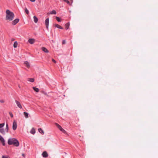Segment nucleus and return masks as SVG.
Wrapping results in <instances>:
<instances>
[{"label": "nucleus", "instance_id": "nucleus-1", "mask_svg": "<svg viewBox=\"0 0 158 158\" xmlns=\"http://www.w3.org/2000/svg\"><path fill=\"white\" fill-rule=\"evenodd\" d=\"M8 144L9 145H13L16 147H18L19 145V141L16 139L10 138L8 139Z\"/></svg>", "mask_w": 158, "mask_h": 158}, {"label": "nucleus", "instance_id": "nucleus-2", "mask_svg": "<svg viewBox=\"0 0 158 158\" xmlns=\"http://www.w3.org/2000/svg\"><path fill=\"white\" fill-rule=\"evenodd\" d=\"M6 19L9 21H12L14 17V15L13 12L9 10H7L6 11Z\"/></svg>", "mask_w": 158, "mask_h": 158}, {"label": "nucleus", "instance_id": "nucleus-3", "mask_svg": "<svg viewBox=\"0 0 158 158\" xmlns=\"http://www.w3.org/2000/svg\"><path fill=\"white\" fill-rule=\"evenodd\" d=\"M56 126L60 131H62L64 133H66V131L60 125L57 123H56Z\"/></svg>", "mask_w": 158, "mask_h": 158}, {"label": "nucleus", "instance_id": "nucleus-4", "mask_svg": "<svg viewBox=\"0 0 158 158\" xmlns=\"http://www.w3.org/2000/svg\"><path fill=\"white\" fill-rule=\"evenodd\" d=\"M17 128V122L15 120L14 121L13 123L12 128L13 130H16Z\"/></svg>", "mask_w": 158, "mask_h": 158}, {"label": "nucleus", "instance_id": "nucleus-5", "mask_svg": "<svg viewBox=\"0 0 158 158\" xmlns=\"http://www.w3.org/2000/svg\"><path fill=\"white\" fill-rule=\"evenodd\" d=\"M49 18H47L46 19L45 22V23L46 25V27L47 30H48V25H49Z\"/></svg>", "mask_w": 158, "mask_h": 158}, {"label": "nucleus", "instance_id": "nucleus-6", "mask_svg": "<svg viewBox=\"0 0 158 158\" xmlns=\"http://www.w3.org/2000/svg\"><path fill=\"white\" fill-rule=\"evenodd\" d=\"M19 21V19H15L14 21L12 22V24L13 25H16Z\"/></svg>", "mask_w": 158, "mask_h": 158}, {"label": "nucleus", "instance_id": "nucleus-7", "mask_svg": "<svg viewBox=\"0 0 158 158\" xmlns=\"http://www.w3.org/2000/svg\"><path fill=\"white\" fill-rule=\"evenodd\" d=\"M0 140L2 143V145L4 146L5 145V141L4 138L2 136L0 135Z\"/></svg>", "mask_w": 158, "mask_h": 158}, {"label": "nucleus", "instance_id": "nucleus-8", "mask_svg": "<svg viewBox=\"0 0 158 158\" xmlns=\"http://www.w3.org/2000/svg\"><path fill=\"white\" fill-rule=\"evenodd\" d=\"M42 155L43 156V157L44 158H46L48 157V154L46 151L42 153Z\"/></svg>", "mask_w": 158, "mask_h": 158}, {"label": "nucleus", "instance_id": "nucleus-9", "mask_svg": "<svg viewBox=\"0 0 158 158\" xmlns=\"http://www.w3.org/2000/svg\"><path fill=\"white\" fill-rule=\"evenodd\" d=\"M35 42V40L34 39H29L28 42L31 44H33Z\"/></svg>", "mask_w": 158, "mask_h": 158}, {"label": "nucleus", "instance_id": "nucleus-10", "mask_svg": "<svg viewBox=\"0 0 158 158\" xmlns=\"http://www.w3.org/2000/svg\"><path fill=\"white\" fill-rule=\"evenodd\" d=\"M16 103L18 106L21 109L22 108V107L20 103L17 100H15Z\"/></svg>", "mask_w": 158, "mask_h": 158}, {"label": "nucleus", "instance_id": "nucleus-11", "mask_svg": "<svg viewBox=\"0 0 158 158\" xmlns=\"http://www.w3.org/2000/svg\"><path fill=\"white\" fill-rule=\"evenodd\" d=\"M0 133L3 135H5L6 134L5 131L4 129L3 128L0 129Z\"/></svg>", "mask_w": 158, "mask_h": 158}, {"label": "nucleus", "instance_id": "nucleus-12", "mask_svg": "<svg viewBox=\"0 0 158 158\" xmlns=\"http://www.w3.org/2000/svg\"><path fill=\"white\" fill-rule=\"evenodd\" d=\"M24 64H25L26 67L28 68H29L30 67V65L29 62L27 61H25L24 62Z\"/></svg>", "mask_w": 158, "mask_h": 158}, {"label": "nucleus", "instance_id": "nucleus-13", "mask_svg": "<svg viewBox=\"0 0 158 158\" xmlns=\"http://www.w3.org/2000/svg\"><path fill=\"white\" fill-rule=\"evenodd\" d=\"M42 50L46 53H48V52L49 51L45 47H43L42 48Z\"/></svg>", "mask_w": 158, "mask_h": 158}, {"label": "nucleus", "instance_id": "nucleus-14", "mask_svg": "<svg viewBox=\"0 0 158 158\" xmlns=\"http://www.w3.org/2000/svg\"><path fill=\"white\" fill-rule=\"evenodd\" d=\"M54 26L56 27H57L58 28L60 29H63V28L61 27L59 25V24H54Z\"/></svg>", "mask_w": 158, "mask_h": 158}, {"label": "nucleus", "instance_id": "nucleus-15", "mask_svg": "<svg viewBox=\"0 0 158 158\" xmlns=\"http://www.w3.org/2000/svg\"><path fill=\"white\" fill-rule=\"evenodd\" d=\"M69 26L70 23L69 22L65 24V26L66 30H67L69 28Z\"/></svg>", "mask_w": 158, "mask_h": 158}, {"label": "nucleus", "instance_id": "nucleus-16", "mask_svg": "<svg viewBox=\"0 0 158 158\" xmlns=\"http://www.w3.org/2000/svg\"><path fill=\"white\" fill-rule=\"evenodd\" d=\"M39 132L42 135L44 134V133L43 130L41 128H39L38 129Z\"/></svg>", "mask_w": 158, "mask_h": 158}, {"label": "nucleus", "instance_id": "nucleus-17", "mask_svg": "<svg viewBox=\"0 0 158 158\" xmlns=\"http://www.w3.org/2000/svg\"><path fill=\"white\" fill-rule=\"evenodd\" d=\"M9 131V127L8 123H6V127L5 128V132L6 133H8V132Z\"/></svg>", "mask_w": 158, "mask_h": 158}, {"label": "nucleus", "instance_id": "nucleus-18", "mask_svg": "<svg viewBox=\"0 0 158 158\" xmlns=\"http://www.w3.org/2000/svg\"><path fill=\"white\" fill-rule=\"evenodd\" d=\"M56 12L55 10H53L52 11L50 12L49 14L52 15H56Z\"/></svg>", "mask_w": 158, "mask_h": 158}, {"label": "nucleus", "instance_id": "nucleus-19", "mask_svg": "<svg viewBox=\"0 0 158 158\" xmlns=\"http://www.w3.org/2000/svg\"><path fill=\"white\" fill-rule=\"evenodd\" d=\"M33 19L34 22L35 23H36L38 21V18L36 16H34L33 17Z\"/></svg>", "mask_w": 158, "mask_h": 158}, {"label": "nucleus", "instance_id": "nucleus-20", "mask_svg": "<svg viewBox=\"0 0 158 158\" xmlns=\"http://www.w3.org/2000/svg\"><path fill=\"white\" fill-rule=\"evenodd\" d=\"M35 132V130L33 128L30 131V133L32 134H34Z\"/></svg>", "mask_w": 158, "mask_h": 158}, {"label": "nucleus", "instance_id": "nucleus-21", "mask_svg": "<svg viewBox=\"0 0 158 158\" xmlns=\"http://www.w3.org/2000/svg\"><path fill=\"white\" fill-rule=\"evenodd\" d=\"M33 89H34V90L36 92H38L39 91V89L35 87H33Z\"/></svg>", "mask_w": 158, "mask_h": 158}, {"label": "nucleus", "instance_id": "nucleus-22", "mask_svg": "<svg viewBox=\"0 0 158 158\" xmlns=\"http://www.w3.org/2000/svg\"><path fill=\"white\" fill-rule=\"evenodd\" d=\"M23 114L26 118H28V114L27 112H24L23 113Z\"/></svg>", "mask_w": 158, "mask_h": 158}, {"label": "nucleus", "instance_id": "nucleus-23", "mask_svg": "<svg viewBox=\"0 0 158 158\" xmlns=\"http://www.w3.org/2000/svg\"><path fill=\"white\" fill-rule=\"evenodd\" d=\"M18 44L17 41L15 42L13 45L14 47V48H16L17 47Z\"/></svg>", "mask_w": 158, "mask_h": 158}, {"label": "nucleus", "instance_id": "nucleus-24", "mask_svg": "<svg viewBox=\"0 0 158 158\" xmlns=\"http://www.w3.org/2000/svg\"><path fill=\"white\" fill-rule=\"evenodd\" d=\"M28 79V81L31 82H33L34 81V79L33 78H29Z\"/></svg>", "mask_w": 158, "mask_h": 158}, {"label": "nucleus", "instance_id": "nucleus-25", "mask_svg": "<svg viewBox=\"0 0 158 158\" xmlns=\"http://www.w3.org/2000/svg\"><path fill=\"white\" fill-rule=\"evenodd\" d=\"M5 125V123H0V129L2 128Z\"/></svg>", "mask_w": 158, "mask_h": 158}, {"label": "nucleus", "instance_id": "nucleus-26", "mask_svg": "<svg viewBox=\"0 0 158 158\" xmlns=\"http://www.w3.org/2000/svg\"><path fill=\"white\" fill-rule=\"evenodd\" d=\"M56 19L58 22H60L61 21L60 18L58 17H56Z\"/></svg>", "mask_w": 158, "mask_h": 158}, {"label": "nucleus", "instance_id": "nucleus-27", "mask_svg": "<svg viewBox=\"0 0 158 158\" xmlns=\"http://www.w3.org/2000/svg\"><path fill=\"white\" fill-rule=\"evenodd\" d=\"M25 11L27 14H29V11L28 10H27V8H25Z\"/></svg>", "mask_w": 158, "mask_h": 158}, {"label": "nucleus", "instance_id": "nucleus-28", "mask_svg": "<svg viewBox=\"0 0 158 158\" xmlns=\"http://www.w3.org/2000/svg\"><path fill=\"white\" fill-rule=\"evenodd\" d=\"M63 1L66 2L68 4L70 5V2L68 0H63Z\"/></svg>", "mask_w": 158, "mask_h": 158}, {"label": "nucleus", "instance_id": "nucleus-29", "mask_svg": "<svg viewBox=\"0 0 158 158\" xmlns=\"http://www.w3.org/2000/svg\"><path fill=\"white\" fill-rule=\"evenodd\" d=\"M9 114L10 116L11 117V118H12L13 117V115L12 113L11 112H10Z\"/></svg>", "mask_w": 158, "mask_h": 158}, {"label": "nucleus", "instance_id": "nucleus-30", "mask_svg": "<svg viewBox=\"0 0 158 158\" xmlns=\"http://www.w3.org/2000/svg\"><path fill=\"white\" fill-rule=\"evenodd\" d=\"M66 43V41L65 40H64L62 41V44H65Z\"/></svg>", "mask_w": 158, "mask_h": 158}, {"label": "nucleus", "instance_id": "nucleus-31", "mask_svg": "<svg viewBox=\"0 0 158 158\" xmlns=\"http://www.w3.org/2000/svg\"><path fill=\"white\" fill-rule=\"evenodd\" d=\"M0 102L2 103H3L4 102V101L3 100H0Z\"/></svg>", "mask_w": 158, "mask_h": 158}, {"label": "nucleus", "instance_id": "nucleus-32", "mask_svg": "<svg viewBox=\"0 0 158 158\" xmlns=\"http://www.w3.org/2000/svg\"><path fill=\"white\" fill-rule=\"evenodd\" d=\"M2 158H8V157H6L5 156L3 155L2 156Z\"/></svg>", "mask_w": 158, "mask_h": 158}, {"label": "nucleus", "instance_id": "nucleus-33", "mask_svg": "<svg viewBox=\"0 0 158 158\" xmlns=\"http://www.w3.org/2000/svg\"><path fill=\"white\" fill-rule=\"evenodd\" d=\"M52 61L54 63H56V60L53 59H52Z\"/></svg>", "mask_w": 158, "mask_h": 158}, {"label": "nucleus", "instance_id": "nucleus-34", "mask_svg": "<svg viewBox=\"0 0 158 158\" xmlns=\"http://www.w3.org/2000/svg\"><path fill=\"white\" fill-rule=\"evenodd\" d=\"M29 0L32 2H34L35 1V0Z\"/></svg>", "mask_w": 158, "mask_h": 158}, {"label": "nucleus", "instance_id": "nucleus-35", "mask_svg": "<svg viewBox=\"0 0 158 158\" xmlns=\"http://www.w3.org/2000/svg\"><path fill=\"white\" fill-rule=\"evenodd\" d=\"M22 155L23 156H24V154H23Z\"/></svg>", "mask_w": 158, "mask_h": 158}]
</instances>
